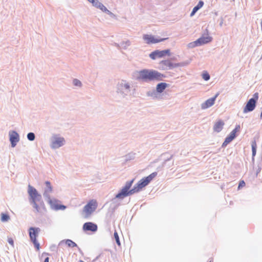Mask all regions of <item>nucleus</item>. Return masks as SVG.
<instances>
[{"label":"nucleus","instance_id":"1","mask_svg":"<svg viewBox=\"0 0 262 262\" xmlns=\"http://www.w3.org/2000/svg\"><path fill=\"white\" fill-rule=\"evenodd\" d=\"M165 77L158 71L144 70L139 72L138 78L145 81L162 80Z\"/></svg>","mask_w":262,"mask_h":262},{"label":"nucleus","instance_id":"2","mask_svg":"<svg viewBox=\"0 0 262 262\" xmlns=\"http://www.w3.org/2000/svg\"><path fill=\"white\" fill-rule=\"evenodd\" d=\"M157 175V172H154L149 174L148 176L142 179L134 187V191L138 192L140 191L143 187L147 186L150 181L155 178Z\"/></svg>","mask_w":262,"mask_h":262},{"label":"nucleus","instance_id":"3","mask_svg":"<svg viewBox=\"0 0 262 262\" xmlns=\"http://www.w3.org/2000/svg\"><path fill=\"white\" fill-rule=\"evenodd\" d=\"M134 180L127 182L121 191L116 195V198L122 199L129 195L136 193V191H134V188L129 190Z\"/></svg>","mask_w":262,"mask_h":262},{"label":"nucleus","instance_id":"4","mask_svg":"<svg viewBox=\"0 0 262 262\" xmlns=\"http://www.w3.org/2000/svg\"><path fill=\"white\" fill-rule=\"evenodd\" d=\"M97 207V201L95 200H90L84 207L83 213L85 218L89 217L91 214L96 209Z\"/></svg>","mask_w":262,"mask_h":262},{"label":"nucleus","instance_id":"5","mask_svg":"<svg viewBox=\"0 0 262 262\" xmlns=\"http://www.w3.org/2000/svg\"><path fill=\"white\" fill-rule=\"evenodd\" d=\"M40 230L39 228L31 227L29 229V236L31 242L33 243L34 247L37 251L40 249L39 243L37 241L36 237L38 236Z\"/></svg>","mask_w":262,"mask_h":262},{"label":"nucleus","instance_id":"6","mask_svg":"<svg viewBox=\"0 0 262 262\" xmlns=\"http://www.w3.org/2000/svg\"><path fill=\"white\" fill-rule=\"evenodd\" d=\"M212 38L208 35L206 36H202L196 40L189 43L188 44V47L189 48H194L195 47L200 46L204 44L210 42L212 41Z\"/></svg>","mask_w":262,"mask_h":262},{"label":"nucleus","instance_id":"7","mask_svg":"<svg viewBox=\"0 0 262 262\" xmlns=\"http://www.w3.org/2000/svg\"><path fill=\"white\" fill-rule=\"evenodd\" d=\"M28 192L30 198V201L31 204L36 202H38L41 199V195L38 194L36 189L31 185H29L28 186Z\"/></svg>","mask_w":262,"mask_h":262},{"label":"nucleus","instance_id":"8","mask_svg":"<svg viewBox=\"0 0 262 262\" xmlns=\"http://www.w3.org/2000/svg\"><path fill=\"white\" fill-rule=\"evenodd\" d=\"M254 98L250 99L248 101L246 106L244 108V113H246L249 112H251L254 110L256 106V101L258 98V93H255L254 95Z\"/></svg>","mask_w":262,"mask_h":262},{"label":"nucleus","instance_id":"9","mask_svg":"<svg viewBox=\"0 0 262 262\" xmlns=\"http://www.w3.org/2000/svg\"><path fill=\"white\" fill-rule=\"evenodd\" d=\"M240 126L236 125L235 128L230 133L229 135L227 137L223 143V146H226L230 142H231L236 136V133L239 131Z\"/></svg>","mask_w":262,"mask_h":262},{"label":"nucleus","instance_id":"10","mask_svg":"<svg viewBox=\"0 0 262 262\" xmlns=\"http://www.w3.org/2000/svg\"><path fill=\"white\" fill-rule=\"evenodd\" d=\"M32 204L33 205V207L34 208V211L36 213L42 214L46 211V208L41 199L38 202L32 203Z\"/></svg>","mask_w":262,"mask_h":262},{"label":"nucleus","instance_id":"11","mask_svg":"<svg viewBox=\"0 0 262 262\" xmlns=\"http://www.w3.org/2000/svg\"><path fill=\"white\" fill-rule=\"evenodd\" d=\"M166 55H170V50L169 49L163 51L156 50L151 53L149 54V57L152 59H155L157 57L161 58Z\"/></svg>","mask_w":262,"mask_h":262},{"label":"nucleus","instance_id":"12","mask_svg":"<svg viewBox=\"0 0 262 262\" xmlns=\"http://www.w3.org/2000/svg\"><path fill=\"white\" fill-rule=\"evenodd\" d=\"M143 38L144 40L146 41V42L148 44L158 43L168 39V38H161L159 39H156L154 36L147 34L144 35Z\"/></svg>","mask_w":262,"mask_h":262},{"label":"nucleus","instance_id":"13","mask_svg":"<svg viewBox=\"0 0 262 262\" xmlns=\"http://www.w3.org/2000/svg\"><path fill=\"white\" fill-rule=\"evenodd\" d=\"M160 64L164 70L171 69L179 66V63H173L169 60H163L160 62Z\"/></svg>","mask_w":262,"mask_h":262},{"label":"nucleus","instance_id":"14","mask_svg":"<svg viewBox=\"0 0 262 262\" xmlns=\"http://www.w3.org/2000/svg\"><path fill=\"white\" fill-rule=\"evenodd\" d=\"M219 94L217 93L213 97L207 99L205 102L201 104V108L205 110L208 107L212 106L215 102V101L219 96Z\"/></svg>","mask_w":262,"mask_h":262},{"label":"nucleus","instance_id":"15","mask_svg":"<svg viewBox=\"0 0 262 262\" xmlns=\"http://www.w3.org/2000/svg\"><path fill=\"white\" fill-rule=\"evenodd\" d=\"M64 142V139L62 137H54L52 142V147L54 148L61 146Z\"/></svg>","mask_w":262,"mask_h":262},{"label":"nucleus","instance_id":"16","mask_svg":"<svg viewBox=\"0 0 262 262\" xmlns=\"http://www.w3.org/2000/svg\"><path fill=\"white\" fill-rule=\"evenodd\" d=\"M83 230L84 231L95 232L97 230V226L96 224L92 222H87L83 224Z\"/></svg>","mask_w":262,"mask_h":262},{"label":"nucleus","instance_id":"17","mask_svg":"<svg viewBox=\"0 0 262 262\" xmlns=\"http://www.w3.org/2000/svg\"><path fill=\"white\" fill-rule=\"evenodd\" d=\"M129 85L127 83H125L123 81L119 83L118 85V92L120 93L124 94L125 92H128L129 91Z\"/></svg>","mask_w":262,"mask_h":262},{"label":"nucleus","instance_id":"18","mask_svg":"<svg viewBox=\"0 0 262 262\" xmlns=\"http://www.w3.org/2000/svg\"><path fill=\"white\" fill-rule=\"evenodd\" d=\"M49 203L51 207L55 210H64L66 208L64 205L58 204V201L55 199L50 200Z\"/></svg>","mask_w":262,"mask_h":262},{"label":"nucleus","instance_id":"19","mask_svg":"<svg viewBox=\"0 0 262 262\" xmlns=\"http://www.w3.org/2000/svg\"><path fill=\"white\" fill-rule=\"evenodd\" d=\"M10 140L12 147H14L17 142L19 141V135L15 132H12L10 133Z\"/></svg>","mask_w":262,"mask_h":262},{"label":"nucleus","instance_id":"20","mask_svg":"<svg viewBox=\"0 0 262 262\" xmlns=\"http://www.w3.org/2000/svg\"><path fill=\"white\" fill-rule=\"evenodd\" d=\"M224 124L225 123L223 121L221 120H218L214 123L213 126L214 131L217 133L221 132L222 130Z\"/></svg>","mask_w":262,"mask_h":262},{"label":"nucleus","instance_id":"21","mask_svg":"<svg viewBox=\"0 0 262 262\" xmlns=\"http://www.w3.org/2000/svg\"><path fill=\"white\" fill-rule=\"evenodd\" d=\"M63 244H66L69 247L71 248H74L77 246V244L75 242L69 239L62 240L59 243V245Z\"/></svg>","mask_w":262,"mask_h":262},{"label":"nucleus","instance_id":"22","mask_svg":"<svg viewBox=\"0 0 262 262\" xmlns=\"http://www.w3.org/2000/svg\"><path fill=\"white\" fill-rule=\"evenodd\" d=\"M167 86H168V84L166 83L161 82L158 83L156 87V91L159 93H162Z\"/></svg>","mask_w":262,"mask_h":262},{"label":"nucleus","instance_id":"23","mask_svg":"<svg viewBox=\"0 0 262 262\" xmlns=\"http://www.w3.org/2000/svg\"><path fill=\"white\" fill-rule=\"evenodd\" d=\"M45 184L47 186V188L45 190L44 194H48L52 191V187L50 182L46 181Z\"/></svg>","mask_w":262,"mask_h":262},{"label":"nucleus","instance_id":"24","mask_svg":"<svg viewBox=\"0 0 262 262\" xmlns=\"http://www.w3.org/2000/svg\"><path fill=\"white\" fill-rule=\"evenodd\" d=\"M10 219L9 216L5 213L1 214V221L2 222H7Z\"/></svg>","mask_w":262,"mask_h":262},{"label":"nucleus","instance_id":"25","mask_svg":"<svg viewBox=\"0 0 262 262\" xmlns=\"http://www.w3.org/2000/svg\"><path fill=\"white\" fill-rule=\"evenodd\" d=\"M252 156H254L256 154V143L255 141H253L252 143Z\"/></svg>","mask_w":262,"mask_h":262},{"label":"nucleus","instance_id":"26","mask_svg":"<svg viewBox=\"0 0 262 262\" xmlns=\"http://www.w3.org/2000/svg\"><path fill=\"white\" fill-rule=\"evenodd\" d=\"M202 78L206 81L210 79V75L207 72H204L202 74Z\"/></svg>","mask_w":262,"mask_h":262},{"label":"nucleus","instance_id":"27","mask_svg":"<svg viewBox=\"0 0 262 262\" xmlns=\"http://www.w3.org/2000/svg\"><path fill=\"white\" fill-rule=\"evenodd\" d=\"M27 138L30 141H33L35 139V135L33 133H30L27 135Z\"/></svg>","mask_w":262,"mask_h":262},{"label":"nucleus","instance_id":"28","mask_svg":"<svg viewBox=\"0 0 262 262\" xmlns=\"http://www.w3.org/2000/svg\"><path fill=\"white\" fill-rule=\"evenodd\" d=\"M114 237L115 238V240L116 241V243L118 244V245H120V241H119V237L118 236V234L116 231L114 232Z\"/></svg>","mask_w":262,"mask_h":262},{"label":"nucleus","instance_id":"29","mask_svg":"<svg viewBox=\"0 0 262 262\" xmlns=\"http://www.w3.org/2000/svg\"><path fill=\"white\" fill-rule=\"evenodd\" d=\"M73 83H74V85L76 86H81V82L79 80L76 79H75L73 80Z\"/></svg>","mask_w":262,"mask_h":262},{"label":"nucleus","instance_id":"30","mask_svg":"<svg viewBox=\"0 0 262 262\" xmlns=\"http://www.w3.org/2000/svg\"><path fill=\"white\" fill-rule=\"evenodd\" d=\"M98 8H99L101 10H102L103 11H106L107 10L106 8L101 3L100 4H99Z\"/></svg>","mask_w":262,"mask_h":262},{"label":"nucleus","instance_id":"31","mask_svg":"<svg viewBox=\"0 0 262 262\" xmlns=\"http://www.w3.org/2000/svg\"><path fill=\"white\" fill-rule=\"evenodd\" d=\"M198 10H199V8H198L196 6H195V7L193 8V10H192V12H191V14H190V16H193V15L196 13V12Z\"/></svg>","mask_w":262,"mask_h":262},{"label":"nucleus","instance_id":"32","mask_svg":"<svg viewBox=\"0 0 262 262\" xmlns=\"http://www.w3.org/2000/svg\"><path fill=\"white\" fill-rule=\"evenodd\" d=\"M245 186V183L243 180H242L239 182V185H238V188H241L242 187H243Z\"/></svg>","mask_w":262,"mask_h":262},{"label":"nucleus","instance_id":"33","mask_svg":"<svg viewBox=\"0 0 262 262\" xmlns=\"http://www.w3.org/2000/svg\"><path fill=\"white\" fill-rule=\"evenodd\" d=\"M203 5H204V2L203 1H201L199 2V3L198 4V5L196 6L199 8V9H200L203 6Z\"/></svg>","mask_w":262,"mask_h":262},{"label":"nucleus","instance_id":"34","mask_svg":"<svg viewBox=\"0 0 262 262\" xmlns=\"http://www.w3.org/2000/svg\"><path fill=\"white\" fill-rule=\"evenodd\" d=\"M8 243L11 245H12V246H13L14 245V242H13V240L12 238H9L8 239Z\"/></svg>","mask_w":262,"mask_h":262},{"label":"nucleus","instance_id":"35","mask_svg":"<svg viewBox=\"0 0 262 262\" xmlns=\"http://www.w3.org/2000/svg\"><path fill=\"white\" fill-rule=\"evenodd\" d=\"M101 3H99L98 1L95 0V2L94 3V4L93 5L95 6L96 7H98L99 6V4H100Z\"/></svg>","mask_w":262,"mask_h":262},{"label":"nucleus","instance_id":"36","mask_svg":"<svg viewBox=\"0 0 262 262\" xmlns=\"http://www.w3.org/2000/svg\"><path fill=\"white\" fill-rule=\"evenodd\" d=\"M44 262H49V258L48 257L46 258L44 260Z\"/></svg>","mask_w":262,"mask_h":262},{"label":"nucleus","instance_id":"37","mask_svg":"<svg viewBox=\"0 0 262 262\" xmlns=\"http://www.w3.org/2000/svg\"><path fill=\"white\" fill-rule=\"evenodd\" d=\"M90 2L92 3L93 4H94L95 2V0H88Z\"/></svg>","mask_w":262,"mask_h":262},{"label":"nucleus","instance_id":"38","mask_svg":"<svg viewBox=\"0 0 262 262\" xmlns=\"http://www.w3.org/2000/svg\"><path fill=\"white\" fill-rule=\"evenodd\" d=\"M260 118H262V111H261V114H260Z\"/></svg>","mask_w":262,"mask_h":262},{"label":"nucleus","instance_id":"39","mask_svg":"<svg viewBox=\"0 0 262 262\" xmlns=\"http://www.w3.org/2000/svg\"><path fill=\"white\" fill-rule=\"evenodd\" d=\"M79 262H84V261H83V260H80L79 261Z\"/></svg>","mask_w":262,"mask_h":262},{"label":"nucleus","instance_id":"40","mask_svg":"<svg viewBox=\"0 0 262 262\" xmlns=\"http://www.w3.org/2000/svg\"><path fill=\"white\" fill-rule=\"evenodd\" d=\"M209 262H212L211 261H210Z\"/></svg>","mask_w":262,"mask_h":262}]
</instances>
